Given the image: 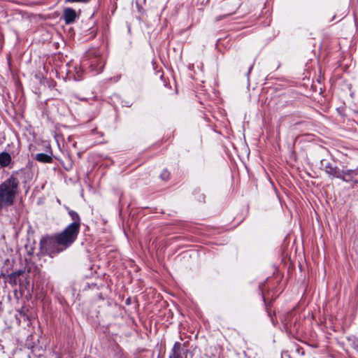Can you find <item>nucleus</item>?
<instances>
[{
	"mask_svg": "<svg viewBox=\"0 0 358 358\" xmlns=\"http://www.w3.org/2000/svg\"><path fill=\"white\" fill-rule=\"evenodd\" d=\"M73 222L69 224L62 231L52 236H45L41 240V247L51 257L65 250L76 240L80 227L79 215L73 211L69 212Z\"/></svg>",
	"mask_w": 358,
	"mask_h": 358,
	"instance_id": "1",
	"label": "nucleus"
},
{
	"mask_svg": "<svg viewBox=\"0 0 358 358\" xmlns=\"http://www.w3.org/2000/svg\"><path fill=\"white\" fill-rule=\"evenodd\" d=\"M19 192V181L10 177L0 185V208L11 206Z\"/></svg>",
	"mask_w": 358,
	"mask_h": 358,
	"instance_id": "2",
	"label": "nucleus"
},
{
	"mask_svg": "<svg viewBox=\"0 0 358 358\" xmlns=\"http://www.w3.org/2000/svg\"><path fill=\"white\" fill-rule=\"evenodd\" d=\"M325 172L334 177L341 178L345 182H355L356 183L358 182V180L357 178V170L352 169H343L341 170L336 166H333L331 164H329L325 166Z\"/></svg>",
	"mask_w": 358,
	"mask_h": 358,
	"instance_id": "3",
	"label": "nucleus"
},
{
	"mask_svg": "<svg viewBox=\"0 0 358 358\" xmlns=\"http://www.w3.org/2000/svg\"><path fill=\"white\" fill-rule=\"evenodd\" d=\"M64 20L66 24L72 23L76 17V11L72 8H66L64 12Z\"/></svg>",
	"mask_w": 358,
	"mask_h": 358,
	"instance_id": "4",
	"label": "nucleus"
},
{
	"mask_svg": "<svg viewBox=\"0 0 358 358\" xmlns=\"http://www.w3.org/2000/svg\"><path fill=\"white\" fill-rule=\"evenodd\" d=\"M11 161L10 155L7 152L0 154V165L1 166H7Z\"/></svg>",
	"mask_w": 358,
	"mask_h": 358,
	"instance_id": "5",
	"label": "nucleus"
},
{
	"mask_svg": "<svg viewBox=\"0 0 358 358\" xmlns=\"http://www.w3.org/2000/svg\"><path fill=\"white\" fill-rule=\"evenodd\" d=\"M35 158L37 161L42 163H51L52 161V158L51 156L44 153L37 154Z\"/></svg>",
	"mask_w": 358,
	"mask_h": 358,
	"instance_id": "6",
	"label": "nucleus"
},
{
	"mask_svg": "<svg viewBox=\"0 0 358 358\" xmlns=\"http://www.w3.org/2000/svg\"><path fill=\"white\" fill-rule=\"evenodd\" d=\"M180 348H181L180 343L178 342L174 344L173 350H172V355H171L170 356L180 357Z\"/></svg>",
	"mask_w": 358,
	"mask_h": 358,
	"instance_id": "7",
	"label": "nucleus"
},
{
	"mask_svg": "<svg viewBox=\"0 0 358 358\" xmlns=\"http://www.w3.org/2000/svg\"><path fill=\"white\" fill-rule=\"evenodd\" d=\"M170 173L167 170H163L161 173L160 177L162 180H166L169 178Z\"/></svg>",
	"mask_w": 358,
	"mask_h": 358,
	"instance_id": "8",
	"label": "nucleus"
},
{
	"mask_svg": "<svg viewBox=\"0 0 358 358\" xmlns=\"http://www.w3.org/2000/svg\"><path fill=\"white\" fill-rule=\"evenodd\" d=\"M170 358H180V357H172V356H170Z\"/></svg>",
	"mask_w": 358,
	"mask_h": 358,
	"instance_id": "9",
	"label": "nucleus"
}]
</instances>
